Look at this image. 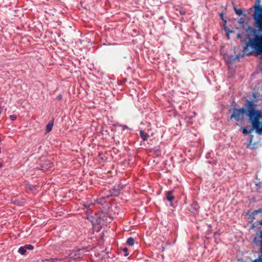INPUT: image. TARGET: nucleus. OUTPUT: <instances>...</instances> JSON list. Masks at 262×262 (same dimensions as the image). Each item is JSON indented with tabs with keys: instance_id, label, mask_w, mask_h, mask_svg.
<instances>
[{
	"instance_id": "1",
	"label": "nucleus",
	"mask_w": 262,
	"mask_h": 262,
	"mask_svg": "<svg viewBox=\"0 0 262 262\" xmlns=\"http://www.w3.org/2000/svg\"><path fill=\"white\" fill-rule=\"evenodd\" d=\"M256 104L254 102H248V116L252 124V129H255L256 133L262 135V122L259 119L262 118V111L256 110Z\"/></svg>"
},
{
	"instance_id": "2",
	"label": "nucleus",
	"mask_w": 262,
	"mask_h": 262,
	"mask_svg": "<svg viewBox=\"0 0 262 262\" xmlns=\"http://www.w3.org/2000/svg\"><path fill=\"white\" fill-rule=\"evenodd\" d=\"M246 108L243 107L238 108L236 107H234L232 108L229 109V113H232L230 117V120H234L236 121H243L245 119V114H247L248 116V102H253L248 99H246Z\"/></svg>"
},
{
	"instance_id": "3",
	"label": "nucleus",
	"mask_w": 262,
	"mask_h": 262,
	"mask_svg": "<svg viewBox=\"0 0 262 262\" xmlns=\"http://www.w3.org/2000/svg\"><path fill=\"white\" fill-rule=\"evenodd\" d=\"M255 5V4L254 5ZM254 6H253V8H254ZM255 9V8H254ZM255 10V9H254ZM255 12V11H254V13L252 15V17L254 18L253 17V15L254 14ZM254 19V27L256 29H255L252 27H251L249 25H247V27L246 28H245L244 27V19L242 18H241L238 19V23L240 24V25H242V27L243 28H245V32L242 33H238L237 35V38H239L241 39V41L242 42H247L245 46H244V48H245V46H246L247 44H248V43L249 42V40H250V36L248 35V31L249 30H250V29H253L254 30H255V31L256 32V34L258 35H260V34L258 32V28H257L255 26V19ZM244 50L245 49H243V52H244V54H246V52L244 51Z\"/></svg>"
},
{
	"instance_id": "4",
	"label": "nucleus",
	"mask_w": 262,
	"mask_h": 262,
	"mask_svg": "<svg viewBox=\"0 0 262 262\" xmlns=\"http://www.w3.org/2000/svg\"><path fill=\"white\" fill-rule=\"evenodd\" d=\"M254 8L255 12L253 17L255 23L258 28H262V6L260 5V0H256Z\"/></svg>"
},
{
	"instance_id": "5",
	"label": "nucleus",
	"mask_w": 262,
	"mask_h": 262,
	"mask_svg": "<svg viewBox=\"0 0 262 262\" xmlns=\"http://www.w3.org/2000/svg\"><path fill=\"white\" fill-rule=\"evenodd\" d=\"M53 167V163L50 160L46 161L41 166L42 170H47Z\"/></svg>"
},
{
	"instance_id": "6",
	"label": "nucleus",
	"mask_w": 262,
	"mask_h": 262,
	"mask_svg": "<svg viewBox=\"0 0 262 262\" xmlns=\"http://www.w3.org/2000/svg\"><path fill=\"white\" fill-rule=\"evenodd\" d=\"M253 242L256 245H260L262 249V230L260 231L258 236L253 239Z\"/></svg>"
},
{
	"instance_id": "7",
	"label": "nucleus",
	"mask_w": 262,
	"mask_h": 262,
	"mask_svg": "<svg viewBox=\"0 0 262 262\" xmlns=\"http://www.w3.org/2000/svg\"><path fill=\"white\" fill-rule=\"evenodd\" d=\"M140 135L141 138L143 141H146L147 140L148 138L149 137V135L147 133L144 132L143 130H141L140 131Z\"/></svg>"
},
{
	"instance_id": "8",
	"label": "nucleus",
	"mask_w": 262,
	"mask_h": 262,
	"mask_svg": "<svg viewBox=\"0 0 262 262\" xmlns=\"http://www.w3.org/2000/svg\"><path fill=\"white\" fill-rule=\"evenodd\" d=\"M166 199L169 202H171L174 199V196L172 195L171 191L167 192Z\"/></svg>"
},
{
	"instance_id": "9",
	"label": "nucleus",
	"mask_w": 262,
	"mask_h": 262,
	"mask_svg": "<svg viewBox=\"0 0 262 262\" xmlns=\"http://www.w3.org/2000/svg\"><path fill=\"white\" fill-rule=\"evenodd\" d=\"M127 244L130 246H133L135 244V239L133 237H129L127 240Z\"/></svg>"
},
{
	"instance_id": "10",
	"label": "nucleus",
	"mask_w": 262,
	"mask_h": 262,
	"mask_svg": "<svg viewBox=\"0 0 262 262\" xmlns=\"http://www.w3.org/2000/svg\"><path fill=\"white\" fill-rule=\"evenodd\" d=\"M53 122L49 123L46 126V133L50 132L53 127Z\"/></svg>"
},
{
	"instance_id": "11",
	"label": "nucleus",
	"mask_w": 262,
	"mask_h": 262,
	"mask_svg": "<svg viewBox=\"0 0 262 262\" xmlns=\"http://www.w3.org/2000/svg\"><path fill=\"white\" fill-rule=\"evenodd\" d=\"M242 128L243 129V133L244 134H249L253 131V129L251 128L248 130L247 127H242Z\"/></svg>"
},
{
	"instance_id": "12",
	"label": "nucleus",
	"mask_w": 262,
	"mask_h": 262,
	"mask_svg": "<svg viewBox=\"0 0 262 262\" xmlns=\"http://www.w3.org/2000/svg\"><path fill=\"white\" fill-rule=\"evenodd\" d=\"M234 11L235 13L238 16H241L243 14V10L241 8L237 9L234 7Z\"/></svg>"
},
{
	"instance_id": "13",
	"label": "nucleus",
	"mask_w": 262,
	"mask_h": 262,
	"mask_svg": "<svg viewBox=\"0 0 262 262\" xmlns=\"http://www.w3.org/2000/svg\"><path fill=\"white\" fill-rule=\"evenodd\" d=\"M18 252L21 255H24L26 252V250L24 246H23L19 248Z\"/></svg>"
},
{
	"instance_id": "14",
	"label": "nucleus",
	"mask_w": 262,
	"mask_h": 262,
	"mask_svg": "<svg viewBox=\"0 0 262 262\" xmlns=\"http://www.w3.org/2000/svg\"><path fill=\"white\" fill-rule=\"evenodd\" d=\"M24 247L25 248L26 250H33L34 247L32 245H25L24 246Z\"/></svg>"
},
{
	"instance_id": "15",
	"label": "nucleus",
	"mask_w": 262,
	"mask_h": 262,
	"mask_svg": "<svg viewBox=\"0 0 262 262\" xmlns=\"http://www.w3.org/2000/svg\"><path fill=\"white\" fill-rule=\"evenodd\" d=\"M123 251L125 252L124 254V256H127L128 255V253H127L128 249L127 248H124L123 249Z\"/></svg>"
},
{
	"instance_id": "16",
	"label": "nucleus",
	"mask_w": 262,
	"mask_h": 262,
	"mask_svg": "<svg viewBox=\"0 0 262 262\" xmlns=\"http://www.w3.org/2000/svg\"><path fill=\"white\" fill-rule=\"evenodd\" d=\"M10 119L12 120H15L16 119V116L15 115H11L10 116Z\"/></svg>"
},
{
	"instance_id": "17",
	"label": "nucleus",
	"mask_w": 262,
	"mask_h": 262,
	"mask_svg": "<svg viewBox=\"0 0 262 262\" xmlns=\"http://www.w3.org/2000/svg\"><path fill=\"white\" fill-rule=\"evenodd\" d=\"M62 98V96L61 95H59L58 96H57L56 97V99L57 100H61Z\"/></svg>"
},
{
	"instance_id": "18",
	"label": "nucleus",
	"mask_w": 262,
	"mask_h": 262,
	"mask_svg": "<svg viewBox=\"0 0 262 262\" xmlns=\"http://www.w3.org/2000/svg\"><path fill=\"white\" fill-rule=\"evenodd\" d=\"M233 33L232 31H229L227 33V35L228 38H229V33Z\"/></svg>"
},
{
	"instance_id": "19",
	"label": "nucleus",
	"mask_w": 262,
	"mask_h": 262,
	"mask_svg": "<svg viewBox=\"0 0 262 262\" xmlns=\"http://www.w3.org/2000/svg\"><path fill=\"white\" fill-rule=\"evenodd\" d=\"M257 213H261L262 212V208H260L258 209V210L256 211Z\"/></svg>"
},
{
	"instance_id": "20",
	"label": "nucleus",
	"mask_w": 262,
	"mask_h": 262,
	"mask_svg": "<svg viewBox=\"0 0 262 262\" xmlns=\"http://www.w3.org/2000/svg\"><path fill=\"white\" fill-rule=\"evenodd\" d=\"M223 13H221L220 14V16L221 17V18L224 20V18H223Z\"/></svg>"
},
{
	"instance_id": "21",
	"label": "nucleus",
	"mask_w": 262,
	"mask_h": 262,
	"mask_svg": "<svg viewBox=\"0 0 262 262\" xmlns=\"http://www.w3.org/2000/svg\"><path fill=\"white\" fill-rule=\"evenodd\" d=\"M180 13H181V14H182V15H184V14H185V11H183V12H182V11H180Z\"/></svg>"
},
{
	"instance_id": "22",
	"label": "nucleus",
	"mask_w": 262,
	"mask_h": 262,
	"mask_svg": "<svg viewBox=\"0 0 262 262\" xmlns=\"http://www.w3.org/2000/svg\"><path fill=\"white\" fill-rule=\"evenodd\" d=\"M259 224L262 225V219L260 221Z\"/></svg>"
},
{
	"instance_id": "23",
	"label": "nucleus",
	"mask_w": 262,
	"mask_h": 262,
	"mask_svg": "<svg viewBox=\"0 0 262 262\" xmlns=\"http://www.w3.org/2000/svg\"><path fill=\"white\" fill-rule=\"evenodd\" d=\"M2 167V164L0 163V167Z\"/></svg>"
},
{
	"instance_id": "24",
	"label": "nucleus",
	"mask_w": 262,
	"mask_h": 262,
	"mask_svg": "<svg viewBox=\"0 0 262 262\" xmlns=\"http://www.w3.org/2000/svg\"><path fill=\"white\" fill-rule=\"evenodd\" d=\"M252 11V8H250V9H249V11Z\"/></svg>"
}]
</instances>
